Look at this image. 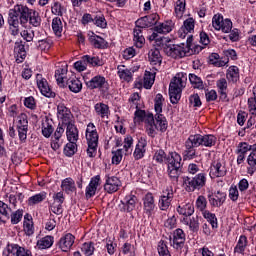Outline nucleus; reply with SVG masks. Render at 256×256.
Instances as JSON below:
<instances>
[{"mask_svg": "<svg viewBox=\"0 0 256 256\" xmlns=\"http://www.w3.org/2000/svg\"><path fill=\"white\" fill-rule=\"evenodd\" d=\"M61 188L65 193L69 195V193H74V191H77V188L75 187V181L73 178H66L62 181Z\"/></svg>", "mask_w": 256, "mask_h": 256, "instance_id": "nucleus-33", "label": "nucleus"}, {"mask_svg": "<svg viewBox=\"0 0 256 256\" xmlns=\"http://www.w3.org/2000/svg\"><path fill=\"white\" fill-rule=\"evenodd\" d=\"M64 127V125L59 124L54 133V137L52 138L51 142V148L53 151H57V149L61 147V137H63V134L65 133Z\"/></svg>", "mask_w": 256, "mask_h": 256, "instance_id": "nucleus-15", "label": "nucleus"}, {"mask_svg": "<svg viewBox=\"0 0 256 256\" xmlns=\"http://www.w3.org/2000/svg\"><path fill=\"white\" fill-rule=\"evenodd\" d=\"M173 200L168 198H162L160 197L159 199V207L161 209V211H167V209H169V207L171 206V202Z\"/></svg>", "mask_w": 256, "mask_h": 256, "instance_id": "nucleus-63", "label": "nucleus"}, {"mask_svg": "<svg viewBox=\"0 0 256 256\" xmlns=\"http://www.w3.org/2000/svg\"><path fill=\"white\" fill-rule=\"evenodd\" d=\"M183 224L188 225L190 231H193V233H197L199 231V216L184 217Z\"/></svg>", "mask_w": 256, "mask_h": 256, "instance_id": "nucleus-21", "label": "nucleus"}, {"mask_svg": "<svg viewBox=\"0 0 256 256\" xmlns=\"http://www.w3.org/2000/svg\"><path fill=\"white\" fill-rule=\"evenodd\" d=\"M218 87V93H220V99L222 101H227V80L225 78H221L216 83Z\"/></svg>", "mask_w": 256, "mask_h": 256, "instance_id": "nucleus-29", "label": "nucleus"}, {"mask_svg": "<svg viewBox=\"0 0 256 256\" xmlns=\"http://www.w3.org/2000/svg\"><path fill=\"white\" fill-rule=\"evenodd\" d=\"M89 41L91 45L95 47V49H105V47H107V42L105 41V39L101 38L98 35L90 36Z\"/></svg>", "mask_w": 256, "mask_h": 256, "instance_id": "nucleus-34", "label": "nucleus"}, {"mask_svg": "<svg viewBox=\"0 0 256 256\" xmlns=\"http://www.w3.org/2000/svg\"><path fill=\"white\" fill-rule=\"evenodd\" d=\"M248 151H249V148H247V142H240L238 144V148L236 150V153L238 155L237 157L238 165H241V163L245 161V155H247Z\"/></svg>", "mask_w": 256, "mask_h": 256, "instance_id": "nucleus-26", "label": "nucleus"}, {"mask_svg": "<svg viewBox=\"0 0 256 256\" xmlns=\"http://www.w3.org/2000/svg\"><path fill=\"white\" fill-rule=\"evenodd\" d=\"M209 63L210 65H214V67H225L229 63V58L220 59L217 53H212L209 56Z\"/></svg>", "mask_w": 256, "mask_h": 256, "instance_id": "nucleus-25", "label": "nucleus"}, {"mask_svg": "<svg viewBox=\"0 0 256 256\" xmlns=\"http://www.w3.org/2000/svg\"><path fill=\"white\" fill-rule=\"evenodd\" d=\"M209 203L212 207H221L223 203H225V199H227V194L224 192L218 191L215 194L208 196Z\"/></svg>", "mask_w": 256, "mask_h": 256, "instance_id": "nucleus-16", "label": "nucleus"}, {"mask_svg": "<svg viewBox=\"0 0 256 256\" xmlns=\"http://www.w3.org/2000/svg\"><path fill=\"white\" fill-rule=\"evenodd\" d=\"M247 163L249 165V167L247 168L248 175H254L255 171H256V158H255V154L248 156Z\"/></svg>", "mask_w": 256, "mask_h": 256, "instance_id": "nucleus-48", "label": "nucleus"}, {"mask_svg": "<svg viewBox=\"0 0 256 256\" xmlns=\"http://www.w3.org/2000/svg\"><path fill=\"white\" fill-rule=\"evenodd\" d=\"M28 21L33 27H39L41 25V17L39 16V12L34 10L29 16Z\"/></svg>", "mask_w": 256, "mask_h": 256, "instance_id": "nucleus-49", "label": "nucleus"}, {"mask_svg": "<svg viewBox=\"0 0 256 256\" xmlns=\"http://www.w3.org/2000/svg\"><path fill=\"white\" fill-rule=\"evenodd\" d=\"M52 29L55 35H61L63 32V22L61 21V18L56 17L52 20Z\"/></svg>", "mask_w": 256, "mask_h": 256, "instance_id": "nucleus-46", "label": "nucleus"}, {"mask_svg": "<svg viewBox=\"0 0 256 256\" xmlns=\"http://www.w3.org/2000/svg\"><path fill=\"white\" fill-rule=\"evenodd\" d=\"M121 204L123 205L121 211H124L125 213H131V211L135 210L137 205V196L128 195L123 200H121Z\"/></svg>", "mask_w": 256, "mask_h": 256, "instance_id": "nucleus-12", "label": "nucleus"}, {"mask_svg": "<svg viewBox=\"0 0 256 256\" xmlns=\"http://www.w3.org/2000/svg\"><path fill=\"white\" fill-rule=\"evenodd\" d=\"M118 75L120 79H124V81H131L133 79V74L131 70L127 69L124 65L118 66Z\"/></svg>", "mask_w": 256, "mask_h": 256, "instance_id": "nucleus-35", "label": "nucleus"}, {"mask_svg": "<svg viewBox=\"0 0 256 256\" xmlns=\"http://www.w3.org/2000/svg\"><path fill=\"white\" fill-rule=\"evenodd\" d=\"M217 143V137L214 135L208 134L202 136V145L204 147H213Z\"/></svg>", "mask_w": 256, "mask_h": 256, "instance_id": "nucleus-44", "label": "nucleus"}, {"mask_svg": "<svg viewBox=\"0 0 256 256\" xmlns=\"http://www.w3.org/2000/svg\"><path fill=\"white\" fill-rule=\"evenodd\" d=\"M101 185V176L96 175L91 178L89 185L86 187V199H91L97 193V187Z\"/></svg>", "mask_w": 256, "mask_h": 256, "instance_id": "nucleus-13", "label": "nucleus"}, {"mask_svg": "<svg viewBox=\"0 0 256 256\" xmlns=\"http://www.w3.org/2000/svg\"><path fill=\"white\" fill-rule=\"evenodd\" d=\"M183 173L181 167L176 168H168V175L172 181H176V183L179 181V176Z\"/></svg>", "mask_w": 256, "mask_h": 256, "instance_id": "nucleus-50", "label": "nucleus"}, {"mask_svg": "<svg viewBox=\"0 0 256 256\" xmlns=\"http://www.w3.org/2000/svg\"><path fill=\"white\" fill-rule=\"evenodd\" d=\"M82 252L86 256H91L95 253V243L93 242H86L82 246Z\"/></svg>", "mask_w": 256, "mask_h": 256, "instance_id": "nucleus-52", "label": "nucleus"}, {"mask_svg": "<svg viewBox=\"0 0 256 256\" xmlns=\"http://www.w3.org/2000/svg\"><path fill=\"white\" fill-rule=\"evenodd\" d=\"M247 247V236L242 235L240 236L237 245L234 248V253H239L243 255L245 253V248Z\"/></svg>", "mask_w": 256, "mask_h": 256, "instance_id": "nucleus-37", "label": "nucleus"}, {"mask_svg": "<svg viewBox=\"0 0 256 256\" xmlns=\"http://www.w3.org/2000/svg\"><path fill=\"white\" fill-rule=\"evenodd\" d=\"M195 30V19L188 18L184 21L183 26L178 30V37L180 39H185L188 33H193Z\"/></svg>", "mask_w": 256, "mask_h": 256, "instance_id": "nucleus-10", "label": "nucleus"}, {"mask_svg": "<svg viewBox=\"0 0 256 256\" xmlns=\"http://www.w3.org/2000/svg\"><path fill=\"white\" fill-rule=\"evenodd\" d=\"M164 53L172 59H181L189 53V48H185V43L173 44V41L168 40L165 44H162Z\"/></svg>", "mask_w": 256, "mask_h": 256, "instance_id": "nucleus-4", "label": "nucleus"}, {"mask_svg": "<svg viewBox=\"0 0 256 256\" xmlns=\"http://www.w3.org/2000/svg\"><path fill=\"white\" fill-rule=\"evenodd\" d=\"M37 85L44 97L53 98L55 97V92L51 91V88L49 87V83L45 78H42L41 80H37Z\"/></svg>", "mask_w": 256, "mask_h": 256, "instance_id": "nucleus-19", "label": "nucleus"}, {"mask_svg": "<svg viewBox=\"0 0 256 256\" xmlns=\"http://www.w3.org/2000/svg\"><path fill=\"white\" fill-rule=\"evenodd\" d=\"M144 209L147 213H151L155 209V198L152 193H147L143 199Z\"/></svg>", "mask_w": 256, "mask_h": 256, "instance_id": "nucleus-31", "label": "nucleus"}, {"mask_svg": "<svg viewBox=\"0 0 256 256\" xmlns=\"http://www.w3.org/2000/svg\"><path fill=\"white\" fill-rule=\"evenodd\" d=\"M53 245V236H46L38 242L39 249H49Z\"/></svg>", "mask_w": 256, "mask_h": 256, "instance_id": "nucleus-51", "label": "nucleus"}, {"mask_svg": "<svg viewBox=\"0 0 256 256\" xmlns=\"http://www.w3.org/2000/svg\"><path fill=\"white\" fill-rule=\"evenodd\" d=\"M45 199H47V193L41 192L35 194L34 196L28 199V205L30 207H33V205H38V203H42V201H45Z\"/></svg>", "mask_w": 256, "mask_h": 256, "instance_id": "nucleus-36", "label": "nucleus"}, {"mask_svg": "<svg viewBox=\"0 0 256 256\" xmlns=\"http://www.w3.org/2000/svg\"><path fill=\"white\" fill-rule=\"evenodd\" d=\"M232 29H233V22H231L230 19L222 20L220 31H222L223 33H230Z\"/></svg>", "mask_w": 256, "mask_h": 256, "instance_id": "nucleus-60", "label": "nucleus"}, {"mask_svg": "<svg viewBox=\"0 0 256 256\" xmlns=\"http://www.w3.org/2000/svg\"><path fill=\"white\" fill-rule=\"evenodd\" d=\"M86 139L87 140H99V134L97 129H95V124L89 123L86 129Z\"/></svg>", "mask_w": 256, "mask_h": 256, "instance_id": "nucleus-39", "label": "nucleus"}, {"mask_svg": "<svg viewBox=\"0 0 256 256\" xmlns=\"http://www.w3.org/2000/svg\"><path fill=\"white\" fill-rule=\"evenodd\" d=\"M154 31L156 33H161V34L171 33V26L162 23V24H160L158 26H155L154 27Z\"/></svg>", "mask_w": 256, "mask_h": 256, "instance_id": "nucleus-64", "label": "nucleus"}, {"mask_svg": "<svg viewBox=\"0 0 256 256\" xmlns=\"http://www.w3.org/2000/svg\"><path fill=\"white\" fill-rule=\"evenodd\" d=\"M24 233L28 237H31L35 233V228L33 227V221H24Z\"/></svg>", "mask_w": 256, "mask_h": 256, "instance_id": "nucleus-62", "label": "nucleus"}, {"mask_svg": "<svg viewBox=\"0 0 256 256\" xmlns=\"http://www.w3.org/2000/svg\"><path fill=\"white\" fill-rule=\"evenodd\" d=\"M14 53L17 59H25L27 57V52L25 51V45L22 42H16L14 46Z\"/></svg>", "mask_w": 256, "mask_h": 256, "instance_id": "nucleus-40", "label": "nucleus"}, {"mask_svg": "<svg viewBox=\"0 0 256 256\" xmlns=\"http://www.w3.org/2000/svg\"><path fill=\"white\" fill-rule=\"evenodd\" d=\"M74 243L75 236H73V234L71 233H68L59 240L58 245L61 251H64V253H68V251H71V247H73Z\"/></svg>", "mask_w": 256, "mask_h": 256, "instance_id": "nucleus-11", "label": "nucleus"}, {"mask_svg": "<svg viewBox=\"0 0 256 256\" xmlns=\"http://www.w3.org/2000/svg\"><path fill=\"white\" fill-rule=\"evenodd\" d=\"M86 87L93 91V89H99V91H103L107 93L109 91V82L104 76L96 75L92 79L86 81Z\"/></svg>", "mask_w": 256, "mask_h": 256, "instance_id": "nucleus-6", "label": "nucleus"}, {"mask_svg": "<svg viewBox=\"0 0 256 256\" xmlns=\"http://www.w3.org/2000/svg\"><path fill=\"white\" fill-rule=\"evenodd\" d=\"M177 213H179V215H184V217H191V215L195 213V206L190 202L181 203L177 207Z\"/></svg>", "mask_w": 256, "mask_h": 256, "instance_id": "nucleus-18", "label": "nucleus"}, {"mask_svg": "<svg viewBox=\"0 0 256 256\" xmlns=\"http://www.w3.org/2000/svg\"><path fill=\"white\" fill-rule=\"evenodd\" d=\"M223 15L221 14H216L213 16L212 18V27H214V29L216 31H221V24L223 23Z\"/></svg>", "mask_w": 256, "mask_h": 256, "instance_id": "nucleus-53", "label": "nucleus"}, {"mask_svg": "<svg viewBox=\"0 0 256 256\" xmlns=\"http://www.w3.org/2000/svg\"><path fill=\"white\" fill-rule=\"evenodd\" d=\"M226 79L230 83H237L239 81V68L237 66H230L226 73Z\"/></svg>", "mask_w": 256, "mask_h": 256, "instance_id": "nucleus-28", "label": "nucleus"}, {"mask_svg": "<svg viewBox=\"0 0 256 256\" xmlns=\"http://www.w3.org/2000/svg\"><path fill=\"white\" fill-rule=\"evenodd\" d=\"M206 181L207 178L205 177L204 173H200L195 177H184V185L186 187V191L188 192H193L195 189H201L202 187H205Z\"/></svg>", "mask_w": 256, "mask_h": 256, "instance_id": "nucleus-5", "label": "nucleus"}, {"mask_svg": "<svg viewBox=\"0 0 256 256\" xmlns=\"http://www.w3.org/2000/svg\"><path fill=\"white\" fill-rule=\"evenodd\" d=\"M201 145H203V135L201 134L190 135L185 142V147L189 149L192 147H201Z\"/></svg>", "mask_w": 256, "mask_h": 256, "instance_id": "nucleus-20", "label": "nucleus"}, {"mask_svg": "<svg viewBox=\"0 0 256 256\" xmlns=\"http://www.w3.org/2000/svg\"><path fill=\"white\" fill-rule=\"evenodd\" d=\"M88 149L87 155L88 157H95L97 155V145H99V140H87Z\"/></svg>", "mask_w": 256, "mask_h": 256, "instance_id": "nucleus-41", "label": "nucleus"}, {"mask_svg": "<svg viewBox=\"0 0 256 256\" xmlns=\"http://www.w3.org/2000/svg\"><path fill=\"white\" fill-rule=\"evenodd\" d=\"M145 147L146 144L144 142H139L136 145V148L133 153V157L136 161H139V159H143V157H145Z\"/></svg>", "mask_w": 256, "mask_h": 256, "instance_id": "nucleus-38", "label": "nucleus"}, {"mask_svg": "<svg viewBox=\"0 0 256 256\" xmlns=\"http://www.w3.org/2000/svg\"><path fill=\"white\" fill-rule=\"evenodd\" d=\"M153 83H155V74L146 71L144 74V88L151 89V87H153Z\"/></svg>", "mask_w": 256, "mask_h": 256, "instance_id": "nucleus-42", "label": "nucleus"}, {"mask_svg": "<svg viewBox=\"0 0 256 256\" xmlns=\"http://www.w3.org/2000/svg\"><path fill=\"white\" fill-rule=\"evenodd\" d=\"M66 85L72 93H80L83 89V83H81V80L77 77H72L66 80Z\"/></svg>", "mask_w": 256, "mask_h": 256, "instance_id": "nucleus-22", "label": "nucleus"}, {"mask_svg": "<svg viewBox=\"0 0 256 256\" xmlns=\"http://www.w3.org/2000/svg\"><path fill=\"white\" fill-rule=\"evenodd\" d=\"M121 187V180H119L117 177H107L106 182L104 184V190L106 193H117L119 191V188Z\"/></svg>", "mask_w": 256, "mask_h": 256, "instance_id": "nucleus-9", "label": "nucleus"}, {"mask_svg": "<svg viewBox=\"0 0 256 256\" xmlns=\"http://www.w3.org/2000/svg\"><path fill=\"white\" fill-rule=\"evenodd\" d=\"M175 13L177 17H183V13H185V0H178L176 2Z\"/></svg>", "mask_w": 256, "mask_h": 256, "instance_id": "nucleus-57", "label": "nucleus"}, {"mask_svg": "<svg viewBox=\"0 0 256 256\" xmlns=\"http://www.w3.org/2000/svg\"><path fill=\"white\" fill-rule=\"evenodd\" d=\"M187 76L183 73H178L174 78H172L169 86V97L170 102L173 105H177L181 100V93H183V88L185 87V80Z\"/></svg>", "mask_w": 256, "mask_h": 256, "instance_id": "nucleus-3", "label": "nucleus"}, {"mask_svg": "<svg viewBox=\"0 0 256 256\" xmlns=\"http://www.w3.org/2000/svg\"><path fill=\"white\" fill-rule=\"evenodd\" d=\"M53 125L49 124V122H45L42 124V135H44L47 139L53 135Z\"/></svg>", "mask_w": 256, "mask_h": 256, "instance_id": "nucleus-55", "label": "nucleus"}, {"mask_svg": "<svg viewBox=\"0 0 256 256\" xmlns=\"http://www.w3.org/2000/svg\"><path fill=\"white\" fill-rule=\"evenodd\" d=\"M170 242L174 249H183V245H185V232L183 229L178 228L173 233V239Z\"/></svg>", "mask_w": 256, "mask_h": 256, "instance_id": "nucleus-8", "label": "nucleus"}, {"mask_svg": "<svg viewBox=\"0 0 256 256\" xmlns=\"http://www.w3.org/2000/svg\"><path fill=\"white\" fill-rule=\"evenodd\" d=\"M33 9L21 4H17L9 11L8 23L9 25H19L25 27L29 23V17L33 13Z\"/></svg>", "mask_w": 256, "mask_h": 256, "instance_id": "nucleus-2", "label": "nucleus"}, {"mask_svg": "<svg viewBox=\"0 0 256 256\" xmlns=\"http://www.w3.org/2000/svg\"><path fill=\"white\" fill-rule=\"evenodd\" d=\"M156 163H163V161H167V154L164 150H157L153 157Z\"/></svg>", "mask_w": 256, "mask_h": 256, "instance_id": "nucleus-61", "label": "nucleus"}, {"mask_svg": "<svg viewBox=\"0 0 256 256\" xmlns=\"http://www.w3.org/2000/svg\"><path fill=\"white\" fill-rule=\"evenodd\" d=\"M148 59L152 65H157L161 63V52L159 51V48L155 47L152 48L148 53Z\"/></svg>", "mask_w": 256, "mask_h": 256, "instance_id": "nucleus-30", "label": "nucleus"}, {"mask_svg": "<svg viewBox=\"0 0 256 256\" xmlns=\"http://www.w3.org/2000/svg\"><path fill=\"white\" fill-rule=\"evenodd\" d=\"M145 124L147 135L152 138L157 135V131L165 133L168 127L167 118L161 112H157L155 117H153V114H147Z\"/></svg>", "mask_w": 256, "mask_h": 256, "instance_id": "nucleus-1", "label": "nucleus"}, {"mask_svg": "<svg viewBox=\"0 0 256 256\" xmlns=\"http://www.w3.org/2000/svg\"><path fill=\"white\" fill-rule=\"evenodd\" d=\"M159 21V14H150L148 16H144L136 21L137 25H140L141 27L147 28V27H153V25H157V22Z\"/></svg>", "mask_w": 256, "mask_h": 256, "instance_id": "nucleus-14", "label": "nucleus"}, {"mask_svg": "<svg viewBox=\"0 0 256 256\" xmlns=\"http://www.w3.org/2000/svg\"><path fill=\"white\" fill-rule=\"evenodd\" d=\"M204 219H207L208 222H210V225H212V229H217V216H215L214 213H211L207 210L203 212Z\"/></svg>", "mask_w": 256, "mask_h": 256, "instance_id": "nucleus-47", "label": "nucleus"}, {"mask_svg": "<svg viewBox=\"0 0 256 256\" xmlns=\"http://www.w3.org/2000/svg\"><path fill=\"white\" fill-rule=\"evenodd\" d=\"M76 147H77L76 142H70L66 144L64 148V155H66L67 157H73V155H75Z\"/></svg>", "mask_w": 256, "mask_h": 256, "instance_id": "nucleus-56", "label": "nucleus"}, {"mask_svg": "<svg viewBox=\"0 0 256 256\" xmlns=\"http://www.w3.org/2000/svg\"><path fill=\"white\" fill-rule=\"evenodd\" d=\"M23 219V210L18 209L17 211L11 214V223L12 225H17Z\"/></svg>", "mask_w": 256, "mask_h": 256, "instance_id": "nucleus-58", "label": "nucleus"}, {"mask_svg": "<svg viewBox=\"0 0 256 256\" xmlns=\"http://www.w3.org/2000/svg\"><path fill=\"white\" fill-rule=\"evenodd\" d=\"M196 207L199 211L205 212V209H207V198L203 195L199 196L196 200Z\"/></svg>", "mask_w": 256, "mask_h": 256, "instance_id": "nucleus-59", "label": "nucleus"}, {"mask_svg": "<svg viewBox=\"0 0 256 256\" xmlns=\"http://www.w3.org/2000/svg\"><path fill=\"white\" fill-rule=\"evenodd\" d=\"M167 164L168 168H177V167H183L181 164V161L183 159L181 158V155H179L177 152H171L170 156L167 157Z\"/></svg>", "mask_w": 256, "mask_h": 256, "instance_id": "nucleus-24", "label": "nucleus"}, {"mask_svg": "<svg viewBox=\"0 0 256 256\" xmlns=\"http://www.w3.org/2000/svg\"><path fill=\"white\" fill-rule=\"evenodd\" d=\"M189 80L194 89H204L203 80L195 74H189Z\"/></svg>", "mask_w": 256, "mask_h": 256, "instance_id": "nucleus-43", "label": "nucleus"}, {"mask_svg": "<svg viewBox=\"0 0 256 256\" xmlns=\"http://www.w3.org/2000/svg\"><path fill=\"white\" fill-rule=\"evenodd\" d=\"M66 135L69 143H77L79 140V130L74 123L66 125Z\"/></svg>", "mask_w": 256, "mask_h": 256, "instance_id": "nucleus-17", "label": "nucleus"}, {"mask_svg": "<svg viewBox=\"0 0 256 256\" xmlns=\"http://www.w3.org/2000/svg\"><path fill=\"white\" fill-rule=\"evenodd\" d=\"M144 27H141V25L137 24V27L134 29V43L138 49H141L143 45L145 44V37H143V30Z\"/></svg>", "mask_w": 256, "mask_h": 256, "instance_id": "nucleus-23", "label": "nucleus"}, {"mask_svg": "<svg viewBox=\"0 0 256 256\" xmlns=\"http://www.w3.org/2000/svg\"><path fill=\"white\" fill-rule=\"evenodd\" d=\"M210 175H213V177H225L227 175V166L225 161H214L210 168Z\"/></svg>", "mask_w": 256, "mask_h": 256, "instance_id": "nucleus-7", "label": "nucleus"}, {"mask_svg": "<svg viewBox=\"0 0 256 256\" xmlns=\"http://www.w3.org/2000/svg\"><path fill=\"white\" fill-rule=\"evenodd\" d=\"M163 101H165V99H163V95L157 94L155 97V105H154V109H155L156 113L163 112Z\"/></svg>", "mask_w": 256, "mask_h": 256, "instance_id": "nucleus-54", "label": "nucleus"}, {"mask_svg": "<svg viewBox=\"0 0 256 256\" xmlns=\"http://www.w3.org/2000/svg\"><path fill=\"white\" fill-rule=\"evenodd\" d=\"M65 75H67V69L65 68H59L55 71V79L60 87H65L67 84L65 81L67 82L68 79L65 77Z\"/></svg>", "mask_w": 256, "mask_h": 256, "instance_id": "nucleus-32", "label": "nucleus"}, {"mask_svg": "<svg viewBox=\"0 0 256 256\" xmlns=\"http://www.w3.org/2000/svg\"><path fill=\"white\" fill-rule=\"evenodd\" d=\"M95 111L97 115H100L102 118L107 117V115H109V106L104 103H98L95 105Z\"/></svg>", "mask_w": 256, "mask_h": 256, "instance_id": "nucleus-45", "label": "nucleus"}, {"mask_svg": "<svg viewBox=\"0 0 256 256\" xmlns=\"http://www.w3.org/2000/svg\"><path fill=\"white\" fill-rule=\"evenodd\" d=\"M83 61L86 62V65H90L91 67H103L104 65L103 59L98 56L84 55Z\"/></svg>", "mask_w": 256, "mask_h": 256, "instance_id": "nucleus-27", "label": "nucleus"}]
</instances>
